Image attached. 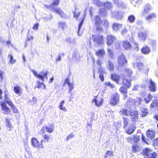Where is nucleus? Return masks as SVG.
Returning a JSON list of instances; mask_svg holds the SVG:
<instances>
[{
  "instance_id": "obj_11",
  "label": "nucleus",
  "mask_w": 158,
  "mask_h": 158,
  "mask_svg": "<svg viewBox=\"0 0 158 158\" xmlns=\"http://www.w3.org/2000/svg\"><path fill=\"white\" fill-rule=\"evenodd\" d=\"M94 42L98 44H101L103 43V37L102 35H93Z\"/></svg>"
},
{
  "instance_id": "obj_57",
  "label": "nucleus",
  "mask_w": 158,
  "mask_h": 158,
  "mask_svg": "<svg viewBox=\"0 0 158 158\" xmlns=\"http://www.w3.org/2000/svg\"><path fill=\"white\" fill-rule=\"evenodd\" d=\"M98 72L99 74L106 73L104 69L101 67H100L99 69Z\"/></svg>"
},
{
  "instance_id": "obj_40",
  "label": "nucleus",
  "mask_w": 158,
  "mask_h": 158,
  "mask_svg": "<svg viewBox=\"0 0 158 158\" xmlns=\"http://www.w3.org/2000/svg\"><path fill=\"white\" fill-rule=\"evenodd\" d=\"M144 101L143 99H142L141 98H139L136 101H134V103L135 106H138L140 105L142 102H144Z\"/></svg>"
},
{
  "instance_id": "obj_35",
  "label": "nucleus",
  "mask_w": 158,
  "mask_h": 158,
  "mask_svg": "<svg viewBox=\"0 0 158 158\" xmlns=\"http://www.w3.org/2000/svg\"><path fill=\"white\" fill-rule=\"evenodd\" d=\"M6 123L7 130L10 131L12 128V127L9 120L7 118H6Z\"/></svg>"
},
{
  "instance_id": "obj_43",
  "label": "nucleus",
  "mask_w": 158,
  "mask_h": 158,
  "mask_svg": "<svg viewBox=\"0 0 158 158\" xmlns=\"http://www.w3.org/2000/svg\"><path fill=\"white\" fill-rule=\"evenodd\" d=\"M84 18H83L81 20V21L80 23L79 26H78V31L77 32V34L78 35H81V34H80L79 33V31L81 29V27H82L84 21Z\"/></svg>"
},
{
  "instance_id": "obj_39",
  "label": "nucleus",
  "mask_w": 158,
  "mask_h": 158,
  "mask_svg": "<svg viewBox=\"0 0 158 158\" xmlns=\"http://www.w3.org/2000/svg\"><path fill=\"white\" fill-rule=\"evenodd\" d=\"M21 90V88L19 86L17 85L14 87V90L17 94H19Z\"/></svg>"
},
{
  "instance_id": "obj_59",
  "label": "nucleus",
  "mask_w": 158,
  "mask_h": 158,
  "mask_svg": "<svg viewBox=\"0 0 158 158\" xmlns=\"http://www.w3.org/2000/svg\"><path fill=\"white\" fill-rule=\"evenodd\" d=\"M37 82L38 84L36 86H35L34 87L35 89L36 87L39 89L41 87V85H44V84L43 83H40L39 81H37Z\"/></svg>"
},
{
  "instance_id": "obj_32",
  "label": "nucleus",
  "mask_w": 158,
  "mask_h": 158,
  "mask_svg": "<svg viewBox=\"0 0 158 158\" xmlns=\"http://www.w3.org/2000/svg\"><path fill=\"white\" fill-rule=\"evenodd\" d=\"M111 78L118 83L119 81V77L116 74H112L111 75Z\"/></svg>"
},
{
  "instance_id": "obj_61",
  "label": "nucleus",
  "mask_w": 158,
  "mask_h": 158,
  "mask_svg": "<svg viewBox=\"0 0 158 158\" xmlns=\"http://www.w3.org/2000/svg\"><path fill=\"white\" fill-rule=\"evenodd\" d=\"M120 91L121 92L123 93L124 94H126L127 93V90L124 87H121L120 89Z\"/></svg>"
},
{
  "instance_id": "obj_17",
  "label": "nucleus",
  "mask_w": 158,
  "mask_h": 158,
  "mask_svg": "<svg viewBox=\"0 0 158 158\" xmlns=\"http://www.w3.org/2000/svg\"><path fill=\"white\" fill-rule=\"evenodd\" d=\"M150 108L152 111H156L158 110V100H154L151 103Z\"/></svg>"
},
{
  "instance_id": "obj_20",
  "label": "nucleus",
  "mask_w": 158,
  "mask_h": 158,
  "mask_svg": "<svg viewBox=\"0 0 158 158\" xmlns=\"http://www.w3.org/2000/svg\"><path fill=\"white\" fill-rule=\"evenodd\" d=\"M45 130H46L47 132L49 133H52L54 129L52 126L43 127L41 130V131L43 132L42 134L45 132Z\"/></svg>"
},
{
  "instance_id": "obj_6",
  "label": "nucleus",
  "mask_w": 158,
  "mask_h": 158,
  "mask_svg": "<svg viewBox=\"0 0 158 158\" xmlns=\"http://www.w3.org/2000/svg\"><path fill=\"white\" fill-rule=\"evenodd\" d=\"M119 95L116 93L114 94L111 96L110 100V103L112 105H116L119 101Z\"/></svg>"
},
{
  "instance_id": "obj_7",
  "label": "nucleus",
  "mask_w": 158,
  "mask_h": 158,
  "mask_svg": "<svg viewBox=\"0 0 158 158\" xmlns=\"http://www.w3.org/2000/svg\"><path fill=\"white\" fill-rule=\"evenodd\" d=\"M32 146L37 149H42L43 146L42 144H40L38 139L35 138H32L31 139Z\"/></svg>"
},
{
  "instance_id": "obj_33",
  "label": "nucleus",
  "mask_w": 158,
  "mask_h": 158,
  "mask_svg": "<svg viewBox=\"0 0 158 158\" xmlns=\"http://www.w3.org/2000/svg\"><path fill=\"white\" fill-rule=\"evenodd\" d=\"M140 114L142 116L145 117L148 114V110L144 108H142L141 109Z\"/></svg>"
},
{
  "instance_id": "obj_5",
  "label": "nucleus",
  "mask_w": 158,
  "mask_h": 158,
  "mask_svg": "<svg viewBox=\"0 0 158 158\" xmlns=\"http://www.w3.org/2000/svg\"><path fill=\"white\" fill-rule=\"evenodd\" d=\"M149 86L150 90L152 92H155L156 90V84L151 78H147L145 80Z\"/></svg>"
},
{
  "instance_id": "obj_21",
  "label": "nucleus",
  "mask_w": 158,
  "mask_h": 158,
  "mask_svg": "<svg viewBox=\"0 0 158 158\" xmlns=\"http://www.w3.org/2000/svg\"><path fill=\"white\" fill-rule=\"evenodd\" d=\"M133 67L135 69L141 70L143 68V64L140 62H136L132 63Z\"/></svg>"
},
{
  "instance_id": "obj_14",
  "label": "nucleus",
  "mask_w": 158,
  "mask_h": 158,
  "mask_svg": "<svg viewBox=\"0 0 158 158\" xmlns=\"http://www.w3.org/2000/svg\"><path fill=\"white\" fill-rule=\"evenodd\" d=\"M147 140L151 141L153 139L155 136V132L154 130H148L147 132Z\"/></svg>"
},
{
  "instance_id": "obj_36",
  "label": "nucleus",
  "mask_w": 158,
  "mask_h": 158,
  "mask_svg": "<svg viewBox=\"0 0 158 158\" xmlns=\"http://www.w3.org/2000/svg\"><path fill=\"white\" fill-rule=\"evenodd\" d=\"M64 103V100L62 101L60 103L59 106V108L61 110L64 111H67V109L65 107H63V106Z\"/></svg>"
},
{
  "instance_id": "obj_1",
  "label": "nucleus",
  "mask_w": 158,
  "mask_h": 158,
  "mask_svg": "<svg viewBox=\"0 0 158 158\" xmlns=\"http://www.w3.org/2000/svg\"><path fill=\"white\" fill-rule=\"evenodd\" d=\"M4 93V99L6 102L10 107L14 113H18V110L13 104L11 100L7 94V91H5Z\"/></svg>"
},
{
  "instance_id": "obj_34",
  "label": "nucleus",
  "mask_w": 158,
  "mask_h": 158,
  "mask_svg": "<svg viewBox=\"0 0 158 158\" xmlns=\"http://www.w3.org/2000/svg\"><path fill=\"white\" fill-rule=\"evenodd\" d=\"M106 67L110 71H113L114 69L113 64L110 60H108Z\"/></svg>"
},
{
  "instance_id": "obj_18",
  "label": "nucleus",
  "mask_w": 158,
  "mask_h": 158,
  "mask_svg": "<svg viewBox=\"0 0 158 158\" xmlns=\"http://www.w3.org/2000/svg\"><path fill=\"white\" fill-rule=\"evenodd\" d=\"M64 83L67 84L68 85L69 90L68 91V93L69 94L74 89L73 83L70 82L69 79L67 78L65 80Z\"/></svg>"
},
{
  "instance_id": "obj_58",
  "label": "nucleus",
  "mask_w": 158,
  "mask_h": 158,
  "mask_svg": "<svg viewBox=\"0 0 158 158\" xmlns=\"http://www.w3.org/2000/svg\"><path fill=\"white\" fill-rule=\"evenodd\" d=\"M127 29L125 28H124L122 31L121 33L124 36L127 34Z\"/></svg>"
},
{
  "instance_id": "obj_37",
  "label": "nucleus",
  "mask_w": 158,
  "mask_h": 158,
  "mask_svg": "<svg viewBox=\"0 0 158 158\" xmlns=\"http://www.w3.org/2000/svg\"><path fill=\"white\" fill-rule=\"evenodd\" d=\"M99 14L102 17L106 16L107 15V12L104 9L99 10Z\"/></svg>"
},
{
  "instance_id": "obj_15",
  "label": "nucleus",
  "mask_w": 158,
  "mask_h": 158,
  "mask_svg": "<svg viewBox=\"0 0 158 158\" xmlns=\"http://www.w3.org/2000/svg\"><path fill=\"white\" fill-rule=\"evenodd\" d=\"M116 39V38L114 35H110L107 36V44L108 46H110L112 44L114 41Z\"/></svg>"
},
{
  "instance_id": "obj_31",
  "label": "nucleus",
  "mask_w": 158,
  "mask_h": 158,
  "mask_svg": "<svg viewBox=\"0 0 158 158\" xmlns=\"http://www.w3.org/2000/svg\"><path fill=\"white\" fill-rule=\"evenodd\" d=\"M58 27L59 28H61L62 30H64L65 28H66L67 25V24L64 22L60 21V22L58 24Z\"/></svg>"
},
{
  "instance_id": "obj_29",
  "label": "nucleus",
  "mask_w": 158,
  "mask_h": 158,
  "mask_svg": "<svg viewBox=\"0 0 158 158\" xmlns=\"http://www.w3.org/2000/svg\"><path fill=\"white\" fill-rule=\"evenodd\" d=\"M142 52L144 54H148L150 52V50L148 46L143 47L141 49Z\"/></svg>"
},
{
  "instance_id": "obj_45",
  "label": "nucleus",
  "mask_w": 158,
  "mask_h": 158,
  "mask_svg": "<svg viewBox=\"0 0 158 158\" xmlns=\"http://www.w3.org/2000/svg\"><path fill=\"white\" fill-rule=\"evenodd\" d=\"M152 98V96L150 94H149L148 96L145 98V99L143 100H144V102H145L146 103H148L151 101Z\"/></svg>"
},
{
  "instance_id": "obj_25",
  "label": "nucleus",
  "mask_w": 158,
  "mask_h": 158,
  "mask_svg": "<svg viewBox=\"0 0 158 158\" xmlns=\"http://www.w3.org/2000/svg\"><path fill=\"white\" fill-rule=\"evenodd\" d=\"M152 150L148 148L145 149L143 150V154L145 158H148V156L150 155Z\"/></svg>"
},
{
  "instance_id": "obj_60",
  "label": "nucleus",
  "mask_w": 158,
  "mask_h": 158,
  "mask_svg": "<svg viewBox=\"0 0 158 158\" xmlns=\"http://www.w3.org/2000/svg\"><path fill=\"white\" fill-rule=\"evenodd\" d=\"M120 114H123L124 115H128L127 110L126 109H123L122 111H120Z\"/></svg>"
},
{
  "instance_id": "obj_30",
  "label": "nucleus",
  "mask_w": 158,
  "mask_h": 158,
  "mask_svg": "<svg viewBox=\"0 0 158 158\" xmlns=\"http://www.w3.org/2000/svg\"><path fill=\"white\" fill-rule=\"evenodd\" d=\"M151 8L150 5H146L144 8V10L143 13V15H145L147 14L151 9Z\"/></svg>"
},
{
  "instance_id": "obj_8",
  "label": "nucleus",
  "mask_w": 158,
  "mask_h": 158,
  "mask_svg": "<svg viewBox=\"0 0 158 158\" xmlns=\"http://www.w3.org/2000/svg\"><path fill=\"white\" fill-rule=\"evenodd\" d=\"M103 98L98 96L95 97L92 100V102L94 103V105L97 107H100L102 104Z\"/></svg>"
},
{
  "instance_id": "obj_64",
  "label": "nucleus",
  "mask_w": 158,
  "mask_h": 158,
  "mask_svg": "<svg viewBox=\"0 0 158 158\" xmlns=\"http://www.w3.org/2000/svg\"><path fill=\"white\" fill-rule=\"evenodd\" d=\"M153 144L155 146H158V138L154 140Z\"/></svg>"
},
{
  "instance_id": "obj_51",
  "label": "nucleus",
  "mask_w": 158,
  "mask_h": 158,
  "mask_svg": "<svg viewBox=\"0 0 158 158\" xmlns=\"http://www.w3.org/2000/svg\"><path fill=\"white\" fill-rule=\"evenodd\" d=\"M67 41L70 44H74L76 43V40L75 39H71L68 38L67 39Z\"/></svg>"
},
{
  "instance_id": "obj_13",
  "label": "nucleus",
  "mask_w": 158,
  "mask_h": 158,
  "mask_svg": "<svg viewBox=\"0 0 158 158\" xmlns=\"http://www.w3.org/2000/svg\"><path fill=\"white\" fill-rule=\"evenodd\" d=\"M123 13L122 12L118 11H115L111 12V15L113 18L117 19H120L123 18Z\"/></svg>"
},
{
  "instance_id": "obj_10",
  "label": "nucleus",
  "mask_w": 158,
  "mask_h": 158,
  "mask_svg": "<svg viewBox=\"0 0 158 158\" xmlns=\"http://www.w3.org/2000/svg\"><path fill=\"white\" fill-rule=\"evenodd\" d=\"M118 64L119 66L122 67L127 62V60L123 54H121L118 56Z\"/></svg>"
},
{
  "instance_id": "obj_12",
  "label": "nucleus",
  "mask_w": 158,
  "mask_h": 158,
  "mask_svg": "<svg viewBox=\"0 0 158 158\" xmlns=\"http://www.w3.org/2000/svg\"><path fill=\"white\" fill-rule=\"evenodd\" d=\"M121 78L123 80V83L126 87L128 88L131 86V81L128 80L124 75L122 74Z\"/></svg>"
},
{
  "instance_id": "obj_62",
  "label": "nucleus",
  "mask_w": 158,
  "mask_h": 158,
  "mask_svg": "<svg viewBox=\"0 0 158 158\" xmlns=\"http://www.w3.org/2000/svg\"><path fill=\"white\" fill-rule=\"evenodd\" d=\"M9 56L10 57V60L9 61L11 63L13 64L15 62V60L13 59V57L12 55H9Z\"/></svg>"
},
{
  "instance_id": "obj_42",
  "label": "nucleus",
  "mask_w": 158,
  "mask_h": 158,
  "mask_svg": "<svg viewBox=\"0 0 158 158\" xmlns=\"http://www.w3.org/2000/svg\"><path fill=\"white\" fill-rule=\"evenodd\" d=\"M104 27L106 28H108L109 27V24L108 21L106 19H104L103 21L102 22Z\"/></svg>"
},
{
  "instance_id": "obj_26",
  "label": "nucleus",
  "mask_w": 158,
  "mask_h": 158,
  "mask_svg": "<svg viewBox=\"0 0 158 158\" xmlns=\"http://www.w3.org/2000/svg\"><path fill=\"white\" fill-rule=\"evenodd\" d=\"M147 34L145 32H141L139 33L138 36L139 38L141 40H145L147 38Z\"/></svg>"
},
{
  "instance_id": "obj_23",
  "label": "nucleus",
  "mask_w": 158,
  "mask_h": 158,
  "mask_svg": "<svg viewBox=\"0 0 158 158\" xmlns=\"http://www.w3.org/2000/svg\"><path fill=\"white\" fill-rule=\"evenodd\" d=\"M95 54L98 57L102 58L106 54V52L104 49H100L96 51Z\"/></svg>"
},
{
  "instance_id": "obj_41",
  "label": "nucleus",
  "mask_w": 158,
  "mask_h": 158,
  "mask_svg": "<svg viewBox=\"0 0 158 158\" xmlns=\"http://www.w3.org/2000/svg\"><path fill=\"white\" fill-rule=\"evenodd\" d=\"M135 19V16L133 15H130L128 18V20L130 23H133L134 22Z\"/></svg>"
},
{
  "instance_id": "obj_55",
  "label": "nucleus",
  "mask_w": 158,
  "mask_h": 158,
  "mask_svg": "<svg viewBox=\"0 0 158 158\" xmlns=\"http://www.w3.org/2000/svg\"><path fill=\"white\" fill-rule=\"evenodd\" d=\"M113 155V152L111 151H108L106 152L105 156L107 157L108 156H111Z\"/></svg>"
},
{
  "instance_id": "obj_22",
  "label": "nucleus",
  "mask_w": 158,
  "mask_h": 158,
  "mask_svg": "<svg viewBox=\"0 0 158 158\" xmlns=\"http://www.w3.org/2000/svg\"><path fill=\"white\" fill-rule=\"evenodd\" d=\"M114 3L119 8H126V6L124 3L120 0H113Z\"/></svg>"
},
{
  "instance_id": "obj_2",
  "label": "nucleus",
  "mask_w": 158,
  "mask_h": 158,
  "mask_svg": "<svg viewBox=\"0 0 158 158\" xmlns=\"http://www.w3.org/2000/svg\"><path fill=\"white\" fill-rule=\"evenodd\" d=\"M93 2L98 6H101L103 5L105 8H106L110 10L113 7V5L111 2H106L103 3L99 0H92Z\"/></svg>"
},
{
  "instance_id": "obj_49",
  "label": "nucleus",
  "mask_w": 158,
  "mask_h": 158,
  "mask_svg": "<svg viewBox=\"0 0 158 158\" xmlns=\"http://www.w3.org/2000/svg\"><path fill=\"white\" fill-rule=\"evenodd\" d=\"M132 139L135 143H137L139 140V137L136 135H134L133 136Z\"/></svg>"
},
{
  "instance_id": "obj_16",
  "label": "nucleus",
  "mask_w": 158,
  "mask_h": 158,
  "mask_svg": "<svg viewBox=\"0 0 158 158\" xmlns=\"http://www.w3.org/2000/svg\"><path fill=\"white\" fill-rule=\"evenodd\" d=\"M128 114L131 117H133L132 119L134 122L138 118V112L137 111L130 110L128 112Z\"/></svg>"
},
{
  "instance_id": "obj_9",
  "label": "nucleus",
  "mask_w": 158,
  "mask_h": 158,
  "mask_svg": "<svg viewBox=\"0 0 158 158\" xmlns=\"http://www.w3.org/2000/svg\"><path fill=\"white\" fill-rule=\"evenodd\" d=\"M32 72L35 76H37L38 78L41 79L43 81H44L45 77L46 78L47 80L48 79L47 73L41 72L40 74H37V72L35 71L34 70H32Z\"/></svg>"
},
{
  "instance_id": "obj_50",
  "label": "nucleus",
  "mask_w": 158,
  "mask_h": 158,
  "mask_svg": "<svg viewBox=\"0 0 158 158\" xmlns=\"http://www.w3.org/2000/svg\"><path fill=\"white\" fill-rule=\"evenodd\" d=\"M126 73H127L129 77H130L133 73L132 70L130 69H127L125 70Z\"/></svg>"
},
{
  "instance_id": "obj_3",
  "label": "nucleus",
  "mask_w": 158,
  "mask_h": 158,
  "mask_svg": "<svg viewBox=\"0 0 158 158\" xmlns=\"http://www.w3.org/2000/svg\"><path fill=\"white\" fill-rule=\"evenodd\" d=\"M92 22L95 23L96 27L98 31H102L103 30V28L101 26V24L102 23V20L99 16H95L92 19Z\"/></svg>"
},
{
  "instance_id": "obj_38",
  "label": "nucleus",
  "mask_w": 158,
  "mask_h": 158,
  "mask_svg": "<svg viewBox=\"0 0 158 158\" xmlns=\"http://www.w3.org/2000/svg\"><path fill=\"white\" fill-rule=\"evenodd\" d=\"M60 2V0H55L51 4V7L52 9L54 10L56 9L54 7L55 6H58Z\"/></svg>"
},
{
  "instance_id": "obj_63",
  "label": "nucleus",
  "mask_w": 158,
  "mask_h": 158,
  "mask_svg": "<svg viewBox=\"0 0 158 158\" xmlns=\"http://www.w3.org/2000/svg\"><path fill=\"white\" fill-rule=\"evenodd\" d=\"M134 50L135 51H138L139 49V48L138 46V44L136 42L134 43Z\"/></svg>"
},
{
  "instance_id": "obj_53",
  "label": "nucleus",
  "mask_w": 158,
  "mask_h": 158,
  "mask_svg": "<svg viewBox=\"0 0 158 158\" xmlns=\"http://www.w3.org/2000/svg\"><path fill=\"white\" fill-rule=\"evenodd\" d=\"M43 137L46 142H48L50 139V135L49 134H45L44 135Z\"/></svg>"
},
{
  "instance_id": "obj_46",
  "label": "nucleus",
  "mask_w": 158,
  "mask_h": 158,
  "mask_svg": "<svg viewBox=\"0 0 158 158\" xmlns=\"http://www.w3.org/2000/svg\"><path fill=\"white\" fill-rule=\"evenodd\" d=\"M105 84L106 86L110 87L111 88H114L115 87V85L111 84L110 81L106 82L105 83Z\"/></svg>"
},
{
  "instance_id": "obj_44",
  "label": "nucleus",
  "mask_w": 158,
  "mask_h": 158,
  "mask_svg": "<svg viewBox=\"0 0 158 158\" xmlns=\"http://www.w3.org/2000/svg\"><path fill=\"white\" fill-rule=\"evenodd\" d=\"M156 17V16L155 14L152 13L146 17V20L148 21H149L152 19L155 18Z\"/></svg>"
},
{
  "instance_id": "obj_4",
  "label": "nucleus",
  "mask_w": 158,
  "mask_h": 158,
  "mask_svg": "<svg viewBox=\"0 0 158 158\" xmlns=\"http://www.w3.org/2000/svg\"><path fill=\"white\" fill-rule=\"evenodd\" d=\"M6 103L5 101L4 102L1 101L0 105L1 106L2 112L4 114L8 115L10 114L11 110L10 109L7 107Z\"/></svg>"
},
{
  "instance_id": "obj_54",
  "label": "nucleus",
  "mask_w": 158,
  "mask_h": 158,
  "mask_svg": "<svg viewBox=\"0 0 158 158\" xmlns=\"http://www.w3.org/2000/svg\"><path fill=\"white\" fill-rule=\"evenodd\" d=\"M133 150L134 152H136L139 151V148L138 146L134 144L132 146Z\"/></svg>"
},
{
  "instance_id": "obj_19",
  "label": "nucleus",
  "mask_w": 158,
  "mask_h": 158,
  "mask_svg": "<svg viewBox=\"0 0 158 158\" xmlns=\"http://www.w3.org/2000/svg\"><path fill=\"white\" fill-rule=\"evenodd\" d=\"M54 12L59 15L62 18H66L67 17V15L64 13L63 10L59 7L56 8L54 9Z\"/></svg>"
},
{
  "instance_id": "obj_24",
  "label": "nucleus",
  "mask_w": 158,
  "mask_h": 158,
  "mask_svg": "<svg viewBox=\"0 0 158 158\" xmlns=\"http://www.w3.org/2000/svg\"><path fill=\"white\" fill-rule=\"evenodd\" d=\"M123 46L125 50H130L132 48V46L128 41H125L123 43Z\"/></svg>"
},
{
  "instance_id": "obj_48",
  "label": "nucleus",
  "mask_w": 158,
  "mask_h": 158,
  "mask_svg": "<svg viewBox=\"0 0 158 158\" xmlns=\"http://www.w3.org/2000/svg\"><path fill=\"white\" fill-rule=\"evenodd\" d=\"M150 154L149 155L148 158H156L157 155L155 152L152 151Z\"/></svg>"
},
{
  "instance_id": "obj_27",
  "label": "nucleus",
  "mask_w": 158,
  "mask_h": 158,
  "mask_svg": "<svg viewBox=\"0 0 158 158\" xmlns=\"http://www.w3.org/2000/svg\"><path fill=\"white\" fill-rule=\"evenodd\" d=\"M122 27V25L117 23H114L113 24L112 28L114 30L117 31Z\"/></svg>"
},
{
  "instance_id": "obj_56",
  "label": "nucleus",
  "mask_w": 158,
  "mask_h": 158,
  "mask_svg": "<svg viewBox=\"0 0 158 158\" xmlns=\"http://www.w3.org/2000/svg\"><path fill=\"white\" fill-rule=\"evenodd\" d=\"M94 9L92 7H90L89 9V11L90 13V15L91 18L93 15L94 11Z\"/></svg>"
},
{
  "instance_id": "obj_52",
  "label": "nucleus",
  "mask_w": 158,
  "mask_h": 158,
  "mask_svg": "<svg viewBox=\"0 0 158 158\" xmlns=\"http://www.w3.org/2000/svg\"><path fill=\"white\" fill-rule=\"evenodd\" d=\"M107 53L110 57L111 58H112L113 56V52L110 48H108Z\"/></svg>"
},
{
  "instance_id": "obj_28",
  "label": "nucleus",
  "mask_w": 158,
  "mask_h": 158,
  "mask_svg": "<svg viewBox=\"0 0 158 158\" xmlns=\"http://www.w3.org/2000/svg\"><path fill=\"white\" fill-rule=\"evenodd\" d=\"M130 126L129 128L128 127H127V129L126 130L127 133L130 135L132 133L135 131V127L133 125H130Z\"/></svg>"
},
{
  "instance_id": "obj_47",
  "label": "nucleus",
  "mask_w": 158,
  "mask_h": 158,
  "mask_svg": "<svg viewBox=\"0 0 158 158\" xmlns=\"http://www.w3.org/2000/svg\"><path fill=\"white\" fill-rule=\"evenodd\" d=\"M124 118V127L126 130H127V127H128V119L127 118Z\"/></svg>"
}]
</instances>
